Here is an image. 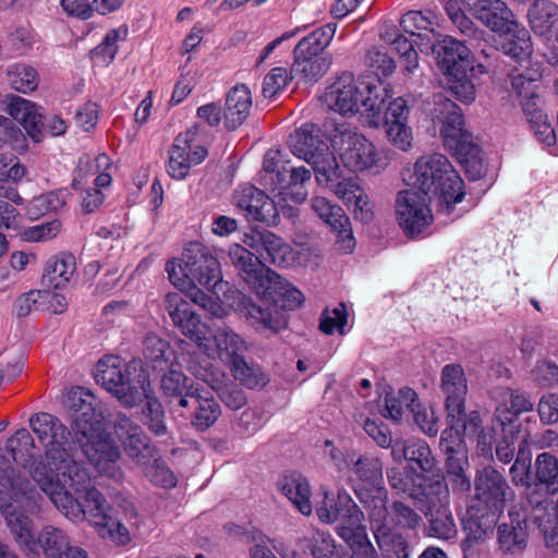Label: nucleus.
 <instances>
[{
	"label": "nucleus",
	"instance_id": "32",
	"mask_svg": "<svg viewBox=\"0 0 558 558\" xmlns=\"http://www.w3.org/2000/svg\"><path fill=\"white\" fill-rule=\"evenodd\" d=\"M9 113L23 125L34 142L44 138V114L40 107L22 97H14L9 105Z\"/></svg>",
	"mask_w": 558,
	"mask_h": 558
},
{
	"label": "nucleus",
	"instance_id": "54",
	"mask_svg": "<svg viewBox=\"0 0 558 558\" xmlns=\"http://www.w3.org/2000/svg\"><path fill=\"white\" fill-rule=\"evenodd\" d=\"M384 39L400 56V62L404 72L411 74L418 66V56L414 49L415 40H410L401 34L386 32Z\"/></svg>",
	"mask_w": 558,
	"mask_h": 558
},
{
	"label": "nucleus",
	"instance_id": "16",
	"mask_svg": "<svg viewBox=\"0 0 558 558\" xmlns=\"http://www.w3.org/2000/svg\"><path fill=\"white\" fill-rule=\"evenodd\" d=\"M35 447L34 439L26 428H21L8 440L5 450L0 448V497L4 496L11 500L13 496L12 486L17 481L32 484L21 475V471L12 466V461H17L21 453L32 457Z\"/></svg>",
	"mask_w": 558,
	"mask_h": 558
},
{
	"label": "nucleus",
	"instance_id": "13",
	"mask_svg": "<svg viewBox=\"0 0 558 558\" xmlns=\"http://www.w3.org/2000/svg\"><path fill=\"white\" fill-rule=\"evenodd\" d=\"M427 199L413 190L401 191L397 196V221L404 234L411 239L429 232L434 216Z\"/></svg>",
	"mask_w": 558,
	"mask_h": 558
},
{
	"label": "nucleus",
	"instance_id": "52",
	"mask_svg": "<svg viewBox=\"0 0 558 558\" xmlns=\"http://www.w3.org/2000/svg\"><path fill=\"white\" fill-rule=\"evenodd\" d=\"M417 399L416 392L411 388H401L398 392L387 393L383 415L393 421H399L405 412L411 411Z\"/></svg>",
	"mask_w": 558,
	"mask_h": 558
},
{
	"label": "nucleus",
	"instance_id": "64",
	"mask_svg": "<svg viewBox=\"0 0 558 558\" xmlns=\"http://www.w3.org/2000/svg\"><path fill=\"white\" fill-rule=\"evenodd\" d=\"M541 76L542 74L537 69L512 73L510 75L511 86L520 98L535 96Z\"/></svg>",
	"mask_w": 558,
	"mask_h": 558
},
{
	"label": "nucleus",
	"instance_id": "30",
	"mask_svg": "<svg viewBox=\"0 0 558 558\" xmlns=\"http://www.w3.org/2000/svg\"><path fill=\"white\" fill-rule=\"evenodd\" d=\"M335 194L343 201L348 207H352L354 217L360 221L367 223L374 213L364 189L354 179H343L331 184Z\"/></svg>",
	"mask_w": 558,
	"mask_h": 558
},
{
	"label": "nucleus",
	"instance_id": "27",
	"mask_svg": "<svg viewBox=\"0 0 558 558\" xmlns=\"http://www.w3.org/2000/svg\"><path fill=\"white\" fill-rule=\"evenodd\" d=\"M400 25L411 37H416L415 45L421 51H428L441 37L437 15L432 11H409L400 19Z\"/></svg>",
	"mask_w": 558,
	"mask_h": 558
},
{
	"label": "nucleus",
	"instance_id": "40",
	"mask_svg": "<svg viewBox=\"0 0 558 558\" xmlns=\"http://www.w3.org/2000/svg\"><path fill=\"white\" fill-rule=\"evenodd\" d=\"M529 23L537 35H547L558 24V4L549 0H535L529 9Z\"/></svg>",
	"mask_w": 558,
	"mask_h": 558
},
{
	"label": "nucleus",
	"instance_id": "23",
	"mask_svg": "<svg viewBox=\"0 0 558 558\" xmlns=\"http://www.w3.org/2000/svg\"><path fill=\"white\" fill-rule=\"evenodd\" d=\"M463 4L469 13L494 33L500 35L517 27L512 11L501 0H463Z\"/></svg>",
	"mask_w": 558,
	"mask_h": 558
},
{
	"label": "nucleus",
	"instance_id": "17",
	"mask_svg": "<svg viewBox=\"0 0 558 558\" xmlns=\"http://www.w3.org/2000/svg\"><path fill=\"white\" fill-rule=\"evenodd\" d=\"M433 120L441 124L440 134L444 145L452 150L472 140V136L463 128L464 120L460 108L442 93L433 96Z\"/></svg>",
	"mask_w": 558,
	"mask_h": 558
},
{
	"label": "nucleus",
	"instance_id": "26",
	"mask_svg": "<svg viewBox=\"0 0 558 558\" xmlns=\"http://www.w3.org/2000/svg\"><path fill=\"white\" fill-rule=\"evenodd\" d=\"M313 211L338 234L340 250L351 252L355 245L349 217L343 209L325 197L311 201Z\"/></svg>",
	"mask_w": 558,
	"mask_h": 558
},
{
	"label": "nucleus",
	"instance_id": "6",
	"mask_svg": "<svg viewBox=\"0 0 558 558\" xmlns=\"http://www.w3.org/2000/svg\"><path fill=\"white\" fill-rule=\"evenodd\" d=\"M388 90L376 81L355 82L352 73H342L326 90L324 100L333 111L342 116L361 113L372 126L381 124V111Z\"/></svg>",
	"mask_w": 558,
	"mask_h": 558
},
{
	"label": "nucleus",
	"instance_id": "2",
	"mask_svg": "<svg viewBox=\"0 0 558 558\" xmlns=\"http://www.w3.org/2000/svg\"><path fill=\"white\" fill-rule=\"evenodd\" d=\"M246 284L262 298V304L243 298L241 310L253 324H259L274 332L286 329L284 311L295 310L303 302L302 293L281 276L267 268L256 255L242 245H234L229 253Z\"/></svg>",
	"mask_w": 558,
	"mask_h": 558
},
{
	"label": "nucleus",
	"instance_id": "57",
	"mask_svg": "<svg viewBox=\"0 0 558 558\" xmlns=\"http://www.w3.org/2000/svg\"><path fill=\"white\" fill-rule=\"evenodd\" d=\"M231 373L236 380L250 389L264 387L267 383V377L260 367L256 364H248L244 357L238 359L231 364Z\"/></svg>",
	"mask_w": 558,
	"mask_h": 558
},
{
	"label": "nucleus",
	"instance_id": "3",
	"mask_svg": "<svg viewBox=\"0 0 558 558\" xmlns=\"http://www.w3.org/2000/svg\"><path fill=\"white\" fill-rule=\"evenodd\" d=\"M68 407L74 442L99 473L119 478L122 474L118 463L121 454L104 429L105 416L100 402L89 390L75 387L68 393Z\"/></svg>",
	"mask_w": 558,
	"mask_h": 558
},
{
	"label": "nucleus",
	"instance_id": "43",
	"mask_svg": "<svg viewBox=\"0 0 558 558\" xmlns=\"http://www.w3.org/2000/svg\"><path fill=\"white\" fill-rule=\"evenodd\" d=\"M308 165L312 166L319 184L330 186L340 179V168L333 153L328 145L319 146L318 151L311 156Z\"/></svg>",
	"mask_w": 558,
	"mask_h": 558
},
{
	"label": "nucleus",
	"instance_id": "55",
	"mask_svg": "<svg viewBox=\"0 0 558 558\" xmlns=\"http://www.w3.org/2000/svg\"><path fill=\"white\" fill-rule=\"evenodd\" d=\"M407 454L409 466L415 464L425 475L432 473L436 466V459L426 441L422 439L407 440Z\"/></svg>",
	"mask_w": 558,
	"mask_h": 558
},
{
	"label": "nucleus",
	"instance_id": "33",
	"mask_svg": "<svg viewBox=\"0 0 558 558\" xmlns=\"http://www.w3.org/2000/svg\"><path fill=\"white\" fill-rule=\"evenodd\" d=\"M529 502L533 522L543 534L545 546L558 553V522H555L550 515V502L546 497L534 496L532 492L529 493Z\"/></svg>",
	"mask_w": 558,
	"mask_h": 558
},
{
	"label": "nucleus",
	"instance_id": "39",
	"mask_svg": "<svg viewBox=\"0 0 558 558\" xmlns=\"http://www.w3.org/2000/svg\"><path fill=\"white\" fill-rule=\"evenodd\" d=\"M337 24L328 23L304 36L294 48V56H308L311 58L328 57L323 51L331 43Z\"/></svg>",
	"mask_w": 558,
	"mask_h": 558
},
{
	"label": "nucleus",
	"instance_id": "12",
	"mask_svg": "<svg viewBox=\"0 0 558 558\" xmlns=\"http://www.w3.org/2000/svg\"><path fill=\"white\" fill-rule=\"evenodd\" d=\"M207 154L203 145V128L194 124L175 137L169 151L167 171L171 178L182 180L189 174L191 166L201 163Z\"/></svg>",
	"mask_w": 558,
	"mask_h": 558
},
{
	"label": "nucleus",
	"instance_id": "62",
	"mask_svg": "<svg viewBox=\"0 0 558 558\" xmlns=\"http://www.w3.org/2000/svg\"><path fill=\"white\" fill-rule=\"evenodd\" d=\"M11 86L20 93H29L37 88L39 76L37 71L26 64H14L8 70Z\"/></svg>",
	"mask_w": 558,
	"mask_h": 558
},
{
	"label": "nucleus",
	"instance_id": "9",
	"mask_svg": "<svg viewBox=\"0 0 558 558\" xmlns=\"http://www.w3.org/2000/svg\"><path fill=\"white\" fill-rule=\"evenodd\" d=\"M329 141L344 165L352 172L374 170L379 172L389 165L385 151L376 149L374 144L355 128L348 124L335 125L329 133Z\"/></svg>",
	"mask_w": 558,
	"mask_h": 558
},
{
	"label": "nucleus",
	"instance_id": "34",
	"mask_svg": "<svg viewBox=\"0 0 558 558\" xmlns=\"http://www.w3.org/2000/svg\"><path fill=\"white\" fill-rule=\"evenodd\" d=\"M278 486L302 514L310 515L312 513V492L306 477L299 473L286 474L280 478Z\"/></svg>",
	"mask_w": 558,
	"mask_h": 558
},
{
	"label": "nucleus",
	"instance_id": "28",
	"mask_svg": "<svg viewBox=\"0 0 558 558\" xmlns=\"http://www.w3.org/2000/svg\"><path fill=\"white\" fill-rule=\"evenodd\" d=\"M441 390L446 396V409L449 415L464 414L468 391L463 368L458 364H448L441 372Z\"/></svg>",
	"mask_w": 558,
	"mask_h": 558
},
{
	"label": "nucleus",
	"instance_id": "58",
	"mask_svg": "<svg viewBox=\"0 0 558 558\" xmlns=\"http://www.w3.org/2000/svg\"><path fill=\"white\" fill-rule=\"evenodd\" d=\"M169 344L156 335H148L144 340L143 355L147 366L155 371H163L168 366L166 356Z\"/></svg>",
	"mask_w": 558,
	"mask_h": 558
},
{
	"label": "nucleus",
	"instance_id": "47",
	"mask_svg": "<svg viewBox=\"0 0 558 558\" xmlns=\"http://www.w3.org/2000/svg\"><path fill=\"white\" fill-rule=\"evenodd\" d=\"M286 182H278L280 194L284 199H291L294 203H303L307 196V192L303 189V184L310 181L311 171L304 167H293L289 163L283 167Z\"/></svg>",
	"mask_w": 558,
	"mask_h": 558
},
{
	"label": "nucleus",
	"instance_id": "18",
	"mask_svg": "<svg viewBox=\"0 0 558 558\" xmlns=\"http://www.w3.org/2000/svg\"><path fill=\"white\" fill-rule=\"evenodd\" d=\"M233 203L247 220L267 225L278 222L279 214L275 202L254 185H240L233 193Z\"/></svg>",
	"mask_w": 558,
	"mask_h": 558
},
{
	"label": "nucleus",
	"instance_id": "10",
	"mask_svg": "<svg viewBox=\"0 0 558 558\" xmlns=\"http://www.w3.org/2000/svg\"><path fill=\"white\" fill-rule=\"evenodd\" d=\"M324 499L316 506V514L323 523L332 524L339 521L337 534L347 544H366V527L363 524L364 513L345 489L335 495L327 489Z\"/></svg>",
	"mask_w": 558,
	"mask_h": 558
},
{
	"label": "nucleus",
	"instance_id": "19",
	"mask_svg": "<svg viewBox=\"0 0 558 558\" xmlns=\"http://www.w3.org/2000/svg\"><path fill=\"white\" fill-rule=\"evenodd\" d=\"M165 308L173 325L201 348V342L208 333V327L201 320L192 305L180 293L170 292L165 298Z\"/></svg>",
	"mask_w": 558,
	"mask_h": 558
},
{
	"label": "nucleus",
	"instance_id": "42",
	"mask_svg": "<svg viewBox=\"0 0 558 558\" xmlns=\"http://www.w3.org/2000/svg\"><path fill=\"white\" fill-rule=\"evenodd\" d=\"M253 240L260 241L262 248L266 256L260 254L265 262L272 263L280 267H287L293 262V251L281 238L270 231L257 232Z\"/></svg>",
	"mask_w": 558,
	"mask_h": 558
},
{
	"label": "nucleus",
	"instance_id": "24",
	"mask_svg": "<svg viewBox=\"0 0 558 558\" xmlns=\"http://www.w3.org/2000/svg\"><path fill=\"white\" fill-rule=\"evenodd\" d=\"M476 495L471 501L481 507L500 512L504 510L506 500L512 495L510 486L505 477L495 469H484L475 484Z\"/></svg>",
	"mask_w": 558,
	"mask_h": 558
},
{
	"label": "nucleus",
	"instance_id": "59",
	"mask_svg": "<svg viewBox=\"0 0 558 558\" xmlns=\"http://www.w3.org/2000/svg\"><path fill=\"white\" fill-rule=\"evenodd\" d=\"M143 474L154 484L161 487L175 486V476L172 471L165 464L158 456L157 450L155 456L147 459L146 463H140Z\"/></svg>",
	"mask_w": 558,
	"mask_h": 558
},
{
	"label": "nucleus",
	"instance_id": "14",
	"mask_svg": "<svg viewBox=\"0 0 558 558\" xmlns=\"http://www.w3.org/2000/svg\"><path fill=\"white\" fill-rule=\"evenodd\" d=\"M418 509L428 519L430 536L447 541L457 535V526L449 509V488L444 475L437 476L430 496Z\"/></svg>",
	"mask_w": 558,
	"mask_h": 558
},
{
	"label": "nucleus",
	"instance_id": "21",
	"mask_svg": "<svg viewBox=\"0 0 558 558\" xmlns=\"http://www.w3.org/2000/svg\"><path fill=\"white\" fill-rule=\"evenodd\" d=\"M438 475L441 474L438 473L429 477L418 473L413 466H409L403 471L398 468L387 470V480L390 487L397 494H403L413 499L417 508L430 496L432 486Z\"/></svg>",
	"mask_w": 558,
	"mask_h": 558
},
{
	"label": "nucleus",
	"instance_id": "36",
	"mask_svg": "<svg viewBox=\"0 0 558 558\" xmlns=\"http://www.w3.org/2000/svg\"><path fill=\"white\" fill-rule=\"evenodd\" d=\"M190 407L194 409L191 424L201 432L211 427L221 414L219 403L209 393L198 389L191 398Z\"/></svg>",
	"mask_w": 558,
	"mask_h": 558
},
{
	"label": "nucleus",
	"instance_id": "29",
	"mask_svg": "<svg viewBox=\"0 0 558 558\" xmlns=\"http://www.w3.org/2000/svg\"><path fill=\"white\" fill-rule=\"evenodd\" d=\"M499 514L500 512L471 502L462 518V527L466 535L464 545L471 546L484 541L493 532Z\"/></svg>",
	"mask_w": 558,
	"mask_h": 558
},
{
	"label": "nucleus",
	"instance_id": "60",
	"mask_svg": "<svg viewBox=\"0 0 558 558\" xmlns=\"http://www.w3.org/2000/svg\"><path fill=\"white\" fill-rule=\"evenodd\" d=\"M535 465L539 483L547 487L548 493L555 494L558 490L557 458L548 452H543L537 456Z\"/></svg>",
	"mask_w": 558,
	"mask_h": 558
},
{
	"label": "nucleus",
	"instance_id": "1",
	"mask_svg": "<svg viewBox=\"0 0 558 558\" xmlns=\"http://www.w3.org/2000/svg\"><path fill=\"white\" fill-rule=\"evenodd\" d=\"M29 427L44 447L43 459L31 471L38 487L69 520L87 519L101 538L126 545L131 541L130 532L113 517L104 495L92 485L88 468L75 458L70 429L46 412L33 414Z\"/></svg>",
	"mask_w": 558,
	"mask_h": 558
},
{
	"label": "nucleus",
	"instance_id": "50",
	"mask_svg": "<svg viewBox=\"0 0 558 558\" xmlns=\"http://www.w3.org/2000/svg\"><path fill=\"white\" fill-rule=\"evenodd\" d=\"M450 426L442 430L440 436V449L444 453H452L456 451L468 450L464 441V433L466 429L465 413L449 415Z\"/></svg>",
	"mask_w": 558,
	"mask_h": 558
},
{
	"label": "nucleus",
	"instance_id": "22",
	"mask_svg": "<svg viewBox=\"0 0 558 558\" xmlns=\"http://www.w3.org/2000/svg\"><path fill=\"white\" fill-rule=\"evenodd\" d=\"M114 433L121 441L126 454L138 465L146 463L155 456L156 448L150 445L149 438L142 427L125 414H118L113 424Z\"/></svg>",
	"mask_w": 558,
	"mask_h": 558
},
{
	"label": "nucleus",
	"instance_id": "48",
	"mask_svg": "<svg viewBox=\"0 0 558 558\" xmlns=\"http://www.w3.org/2000/svg\"><path fill=\"white\" fill-rule=\"evenodd\" d=\"M331 57L294 56L291 68V77L300 78L305 83H316L330 68Z\"/></svg>",
	"mask_w": 558,
	"mask_h": 558
},
{
	"label": "nucleus",
	"instance_id": "46",
	"mask_svg": "<svg viewBox=\"0 0 558 558\" xmlns=\"http://www.w3.org/2000/svg\"><path fill=\"white\" fill-rule=\"evenodd\" d=\"M447 477L453 488L458 492H469L471 489V476L468 474L469 457L468 450L445 453Z\"/></svg>",
	"mask_w": 558,
	"mask_h": 558
},
{
	"label": "nucleus",
	"instance_id": "37",
	"mask_svg": "<svg viewBox=\"0 0 558 558\" xmlns=\"http://www.w3.org/2000/svg\"><path fill=\"white\" fill-rule=\"evenodd\" d=\"M75 271V257L72 254L61 253L47 260L44 280L49 287L63 289L70 283Z\"/></svg>",
	"mask_w": 558,
	"mask_h": 558
},
{
	"label": "nucleus",
	"instance_id": "15",
	"mask_svg": "<svg viewBox=\"0 0 558 558\" xmlns=\"http://www.w3.org/2000/svg\"><path fill=\"white\" fill-rule=\"evenodd\" d=\"M508 517L509 522L501 523L497 529L498 545L506 554H519L527 545L530 521H533L529 496L524 501L512 504Z\"/></svg>",
	"mask_w": 558,
	"mask_h": 558
},
{
	"label": "nucleus",
	"instance_id": "49",
	"mask_svg": "<svg viewBox=\"0 0 558 558\" xmlns=\"http://www.w3.org/2000/svg\"><path fill=\"white\" fill-rule=\"evenodd\" d=\"M69 195L65 189L37 195L26 205V215L31 219H38L51 211H59L66 205Z\"/></svg>",
	"mask_w": 558,
	"mask_h": 558
},
{
	"label": "nucleus",
	"instance_id": "38",
	"mask_svg": "<svg viewBox=\"0 0 558 558\" xmlns=\"http://www.w3.org/2000/svg\"><path fill=\"white\" fill-rule=\"evenodd\" d=\"M501 35L500 50L517 62L526 61L532 54V41L527 29L517 24V27Z\"/></svg>",
	"mask_w": 558,
	"mask_h": 558
},
{
	"label": "nucleus",
	"instance_id": "8",
	"mask_svg": "<svg viewBox=\"0 0 558 558\" xmlns=\"http://www.w3.org/2000/svg\"><path fill=\"white\" fill-rule=\"evenodd\" d=\"M166 271L172 284L179 289L197 282L211 290L222 280L219 262L199 242H190L183 251L182 259L169 260Z\"/></svg>",
	"mask_w": 558,
	"mask_h": 558
},
{
	"label": "nucleus",
	"instance_id": "63",
	"mask_svg": "<svg viewBox=\"0 0 558 558\" xmlns=\"http://www.w3.org/2000/svg\"><path fill=\"white\" fill-rule=\"evenodd\" d=\"M265 423L266 417L262 411L247 408L234 421L233 430L242 437H247L257 433Z\"/></svg>",
	"mask_w": 558,
	"mask_h": 558
},
{
	"label": "nucleus",
	"instance_id": "44",
	"mask_svg": "<svg viewBox=\"0 0 558 558\" xmlns=\"http://www.w3.org/2000/svg\"><path fill=\"white\" fill-rule=\"evenodd\" d=\"M349 471L353 472L365 485L361 488L383 487V462L372 454H355Z\"/></svg>",
	"mask_w": 558,
	"mask_h": 558
},
{
	"label": "nucleus",
	"instance_id": "35",
	"mask_svg": "<svg viewBox=\"0 0 558 558\" xmlns=\"http://www.w3.org/2000/svg\"><path fill=\"white\" fill-rule=\"evenodd\" d=\"M252 107L251 90L245 84L235 85L227 95L225 123L228 129L239 128L250 114Z\"/></svg>",
	"mask_w": 558,
	"mask_h": 558
},
{
	"label": "nucleus",
	"instance_id": "11",
	"mask_svg": "<svg viewBox=\"0 0 558 558\" xmlns=\"http://www.w3.org/2000/svg\"><path fill=\"white\" fill-rule=\"evenodd\" d=\"M356 496L378 531L386 533L395 527L413 530L422 522L420 514L402 501H395L388 508L385 487L361 488Z\"/></svg>",
	"mask_w": 558,
	"mask_h": 558
},
{
	"label": "nucleus",
	"instance_id": "45",
	"mask_svg": "<svg viewBox=\"0 0 558 558\" xmlns=\"http://www.w3.org/2000/svg\"><path fill=\"white\" fill-rule=\"evenodd\" d=\"M318 130L314 124H303L289 138L292 154L300 159L308 161L311 156L318 151L319 146L327 145L318 137Z\"/></svg>",
	"mask_w": 558,
	"mask_h": 558
},
{
	"label": "nucleus",
	"instance_id": "53",
	"mask_svg": "<svg viewBox=\"0 0 558 558\" xmlns=\"http://www.w3.org/2000/svg\"><path fill=\"white\" fill-rule=\"evenodd\" d=\"M109 167L110 158L107 154H98L94 158L87 155L82 156L74 172L72 186L75 190L81 189L90 177H94L101 170H107Z\"/></svg>",
	"mask_w": 558,
	"mask_h": 558
},
{
	"label": "nucleus",
	"instance_id": "31",
	"mask_svg": "<svg viewBox=\"0 0 558 558\" xmlns=\"http://www.w3.org/2000/svg\"><path fill=\"white\" fill-rule=\"evenodd\" d=\"M493 397L497 402L495 417L502 426L510 424L520 413L533 409V403L525 393L509 388L496 389Z\"/></svg>",
	"mask_w": 558,
	"mask_h": 558
},
{
	"label": "nucleus",
	"instance_id": "61",
	"mask_svg": "<svg viewBox=\"0 0 558 558\" xmlns=\"http://www.w3.org/2000/svg\"><path fill=\"white\" fill-rule=\"evenodd\" d=\"M445 10L452 24L463 35L473 39H480L482 37L483 31L478 29L475 23L466 16L459 0H447Z\"/></svg>",
	"mask_w": 558,
	"mask_h": 558
},
{
	"label": "nucleus",
	"instance_id": "41",
	"mask_svg": "<svg viewBox=\"0 0 558 558\" xmlns=\"http://www.w3.org/2000/svg\"><path fill=\"white\" fill-rule=\"evenodd\" d=\"M161 389L166 396L178 399L181 408H190V398L199 388L182 372L171 369L161 377Z\"/></svg>",
	"mask_w": 558,
	"mask_h": 558
},
{
	"label": "nucleus",
	"instance_id": "4",
	"mask_svg": "<svg viewBox=\"0 0 558 558\" xmlns=\"http://www.w3.org/2000/svg\"><path fill=\"white\" fill-rule=\"evenodd\" d=\"M12 489L11 500L0 497V511L21 550L28 557L38 558L41 548L46 558H63L71 546L62 529L45 525L37 538L34 537V523L27 513L39 508L40 495L33 486L21 481L13 484Z\"/></svg>",
	"mask_w": 558,
	"mask_h": 558
},
{
	"label": "nucleus",
	"instance_id": "5",
	"mask_svg": "<svg viewBox=\"0 0 558 558\" xmlns=\"http://www.w3.org/2000/svg\"><path fill=\"white\" fill-rule=\"evenodd\" d=\"M408 185L416 189L429 201H437L439 210L451 214L453 206L464 197L463 181L448 158L441 154L420 157L412 172L404 174Z\"/></svg>",
	"mask_w": 558,
	"mask_h": 558
},
{
	"label": "nucleus",
	"instance_id": "7",
	"mask_svg": "<svg viewBox=\"0 0 558 558\" xmlns=\"http://www.w3.org/2000/svg\"><path fill=\"white\" fill-rule=\"evenodd\" d=\"M95 379L128 408L142 403L150 386L147 376L135 362L126 363L118 355H107L98 361Z\"/></svg>",
	"mask_w": 558,
	"mask_h": 558
},
{
	"label": "nucleus",
	"instance_id": "51",
	"mask_svg": "<svg viewBox=\"0 0 558 558\" xmlns=\"http://www.w3.org/2000/svg\"><path fill=\"white\" fill-rule=\"evenodd\" d=\"M472 180H477L485 174V166L482 158V149L478 145L469 142L451 150Z\"/></svg>",
	"mask_w": 558,
	"mask_h": 558
},
{
	"label": "nucleus",
	"instance_id": "25",
	"mask_svg": "<svg viewBox=\"0 0 558 558\" xmlns=\"http://www.w3.org/2000/svg\"><path fill=\"white\" fill-rule=\"evenodd\" d=\"M429 50L437 54L438 64L450 76L473 70L470 48L451 36L438 37V41Z\"/></svg>",
	"mask_w": 558,
	"mask_h": 558
},
{
	"label": "nucleus",
	"instance_id": "56",
	"mask_svg": "<svg viewBox=\"0 0 558 558\" xmlns=\"http://www.w3.org/2000/svg\"><path fill=\"white\" fill-rule=\"evenodd\" d=\"M146 392L147 396L143 398V401H146L144 410L145 424L156 436H163L167 434V426L162 405L155 397L151 386L147 388Z\"/></svg>",
	"mask_w": 558,
	"mask_h": 558
},
{
	"label": "nucleus",
	"instance_id": "20",
	"mask_svg": "<svg viewBox=\"0 0 558 558\" xmlns=\"http://www.w3.org/2000/svg\"><path fill=\"white\" fill-rule=\"evenodd\" d=\"M201 350L210 359H219L230 365L243 357L247 345L244 339L229 326L217 327L201 342Z\"/></svg>",
	"mask_w": 558,
	"mask_h": 558
}]
</instances>
